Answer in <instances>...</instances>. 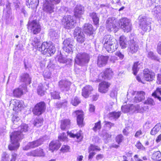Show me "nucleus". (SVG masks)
<instances>
[{"label": "nucleus", "mask_w": 161, "mask_h": 161, "mask_svg": "<svg viewBox=\"0 0 161 161\" xmlns=\"http://www.w3.org/2000/svg\"><path fill=\"white\" fill-rule=\"evenodd\" d=\"M104 47L108 52H113L118 47L117 41L110 35H106L102 39Z\"/></svg>", "instance_id": "nucleus-1"}, {"label": "nucleus", "mask_w": 161, "mask_h": 161, "mask_svg": "<svg viewBox=\"0 0 161 161\" xmlns=\"http://www.w3.org/2000/svg\"><path fill=\"white\" fill-rule=\"evenodd\" d=\"M61 23L64 28L70 29L73 28L75 26L76 22L73 16L67 15L63 18Z\"/></svg>", "instance_id": "nucleus-2"}, {"label": "nucleus", "mask_w": 161, "mask_h": 161, "mask_svg": "<svg viewBox=\"0 0 161 161\" xmlns=\"http://www.w3.org/2000/svg\"><path fill=\"white\" fill-rule=\"evenodd\" d=\"M90 59V57L88 54L86 53H80L76 55L75 62L78 65L82 66L87 64Z\"/></svg>", "instance_id": "nucleus-3"}, {"label": "nucleus", "mask_w": 161, "mask_h": 161, "mask_svg": "<svg viewBox=\"0 0 161 161\" xmlns=\"http://www.w3.org/2000/svg\"><path fill=\"white\" fill-rule=\"evenodd\" d=\"M139 20L140 26L143 31H146L150 30L151 22L149 19L145 16H139Z\"/></svg>", "instance_id": "nucleus-4"}, {"label": "nucleus", "mask_w": 161, "mask_h": 161, "mask_svg": "<svg viewBox=\"0 0 161 161\" xmlns=\"http://www.w3.org/2000/svg\"><path fill=\"white\" fill-rule=\"evenodd\" d=\"M29 28L31 30V32L33 34H37L41 31V26L39 22L36 20L29 21L28 24Z\"/></svg>", "instance_id": "nucleus-5"}, {"label": "nucleus", "mask_w": 161, "mask_h": 161, "mask_svg": "<svg viewBox=\"0 0 161 161\" xmlns=\"http://www.w3.org/2000/svg\"><path fill=\"white\" fill-rule=\"evenodd\" d=\"M46 109V104L44 102H41L37 103L32 110L33 114L36 115L42 114Z\"/></svg>", "instance_id": "nucleus-6"}, {"label": "nucleus", "mask_w": 161, "mask_h": 161, "mask_svg": "<svg viewBox=\"0 0 161 161\" xmlns=\"http://www.w3.org/2000/svg\"><path fill=\"white\" fill-rule=\"evenodd\" d=\"M47 139V137L44 136L36 141L29 142L27 145L23 147V149L27 150L30 148L37 147L41 145L43 142Z\"/></svg>", "instance_id": "nucleus-7"}, {"label": "nucleus", "mask_w": 161, "mask_h": 161, "mask_svg": "<svg viewBox=\"0 0 161 161\" xmlns=\"http://www.w3.org/2000/svg\"><path fill=\"white\" fill-rule=\"evenodd\" d=\"M138 40L136 38L130 40L128 47L129 54H132L136 53L138 51L139 47L138 45Z\"/></svg>", "instance_id": "nucleus-8"}, {"label": "nucleus", "mask_w": 161, "mask_h": 161, "mask_svg": "<svg viewBox=\"0 0 161 161\" xmlns=\"http://www.w3.org/2000/svg\"><path fill=\"white\" fill-rule=\"evenodd\" d=\"M120 25L125 32H128L131 31V25L129 19L123 18L120 19Z\"/></svg>", "instance_id": "nucleus-9"}, {"label": "nucleus", "mask_w": 161, "mask_h": 161, "mask_svg": "<svg viewBox=\"0 0 161 161\" xmlns=\"http://www.w3.org/2000/svg\"><path fill=\"white\" fill-rule=\"evenodd\" d=\"M73 40L70 38L65 39L63 42V49L65 52L71 53L73 52Z\"/></svg>", "instance_id": "nucleus-10"}, {"label": "nucleus", "mask_w": 161, "mask_h": 161, "mask_svg": "<svg viewBox=\"0 0 161 161\" xmlns=\"http://www.w3.org/2000/svg\"><path fill=\"white\" fill-rule=\"evenodd\" d=\"M116 21L114 18H108L106 22V26L108 31H114L115 32L118 30L115 25Z\"/></svg>", "instance_id": "nucleus-11"}, {"label": "nucleus", "mask_w": 161, "mask_h": 161, "mask_svg": "<svg viewBox=\"0 0 161 161\" xmlns=\"http://www.w3.org/2000/svg\"><path fill=\"white\" fill-rule=\"evenodd\" d=\"M10 105L13 106V110L18 112L24 108L23 102L17 99H14L10 101Z\"/></svg>", "instance_id": "nucleus-12"}, {"label": "nucleus", "mask_w": 161, "mask_h": 161, "mask_svg": "<svg viewBox=\"0 0 161 161\" xmlns=\"http://www.w3.org/2000/svg\"><path fill=\"white\" fill-rule=\"evenodd\" d=\"M54 4L49 2V0H46L44 2L43 10L47 13H52L54 11Z\"/></svg>", "instance_id": "nucleus-13"}, {"label": "nucleus", "mask_w": 161, "mask_h": 161, "mask_svg": "<svg viewBox=\"0 0 161 161\" xmlns=\"http://www.w3.org/2000/svg\"><path fill=\"white\" fill-rule=\"evenodd\" d=\"M26 155L28 156L33 157H44L45 154L43 149L39 148L28 152Z\"/></svg>", "instance_id": "nucleus-14"}, {"label": "nucleus", "mask_w": 161, "mask_h": 161, "mask_svg": "<svg viewBox=\"0 0 161 161\" xmlns=\"http://www.w3.org/2000/svg\"><path fill=\"white\" fill-rule=\"evenodd\" d=\"M24 135L21 132L17 131H14L10 135V139L11 141H16V142H19L23 138Z\"/></svg>", "instance_id": "nucleus-15"}, {"label": "nucleus", "mask_w": 161, "mask_h": 161, "mask_svg": "<svg viewBox=\"0 0 161 161\" xmlns=\"http://www.w3.org/2000/svg\"><path fill=\"white\" fill-rule=\"evenodd\" d=\"M74 15L76 18H80L84 14V7L80 5H77L74 9Z\"/></svg>", "instance_id": "nucleus-16"}, {"label": "nucleus", "mask_w": 161, "mask_h": 161, "mask_svg": "<svg viewBox=\"0 0 161 161\" xmlns=\"http://www.w3.org/2000/svg\"><path fill=\"white\" fill-rule=\"evenodd\" d=\"M58 84L61 90L63 91H67L69 90L71 84L70 82L65 80H62L60 81Z\"/></svg>", "instance_id": "nucleus-17"}, {"label": "nucleus", "mask_w": 161, "mask_h": 161, "mask_svg": "<svg viewBox=\"0 0 161 161\" xmlns=\"http://www.w3.org/2000/svg\"><path fill=\"white\" fill-rule=\"evenodd\" d=\"M108 57L103 55L99 56L97 58V64L100 67L105 66L107 63Z\"/></svg>", "instance_id": "nucleus-18"}, {"label": "nucleus", "mask_w": 161, "mask_h": 161, "mask_svg": "<svg viewBox=\"0 0 161 161\" xmlns=\"http://www.w3.org/2000/svg\"><path fill=\"white\" fill-rule=\"evenodd\" d=\"M110 84L108 82L103 81L99 84L98 90L102 93H105L108 92Z\"/></svg>", "instance_id": "nucleus-19"}, {"label": "nucleus", "mask_w": 161, "mask_h": 161, "mask_svg": "<svg viewBox=\"0 0 161 161\" xmlns=\"http://www.w3.org/2000/svg\"><path fill=\"white\" fill-rule=\"evenodd\" d=\"M26 86L25 84L22 86H20L19 88L15 89L13 92V95L14 97H19L22 94L23 91L26 90Z\"/></svg>", "instance_id": "nucleus-20"}, {"label": "nucleus", "mask_w": 161, "mask_h": 161, "mask_svg": "<svg viewBox=\"0 0 161 161\" xmlns=\"http://www.w3.org/2000/svg\"><path fill=\"white\" fill-rule=\"evenodd\" d=\"M144 78L147 81L153 80L155 77L153 72L150 71L148 69H145L144 71Z\"/></svg>", "instance_id": "nucleus-21"}, {"label": "nucleus", "mask_w": 161, "mask_h": 161, "mask_svg": "<svg viewBox=\"0 0 161 161\" xmlns=\"http://www.w3.org/2000/svg\"><path fill=\"white\" fill-rule=\"evenodd\" d=\"M74 114L77 115V122L78 125L80 126H83V121L84 119L83 114L82 111L77 110L75 112Z\"/></svg>", "instance_id": "nucleus-22"}, {"label": "nucleus", "mask_w": 161, "mask_h": 161, "mask_svg": "<svg viewBox=\"0 0 161 161\" xmlns=\"http://www.w3.org/2000/svg\"><path fill=\"white\" fill-rule=\"evenodd\" d=\"M93 90V88L91 86L89 85L86 86L82 89V96L86 98H87L92 93Z\"/></svg>", "instance_id": "nucleus-23"}, {"label": "nucleus", "mask_w": 161, "mask_h": 161, "mask_svg": "<svg viewBox=\"0 0 161 161\" xmlns=\"http://www.w3.org/2000/svg\"><path fill=\"white\" fill-rule=\"evenodd\" d=\"M113 75V71L110 68L106 69L103 73H101L100 75L103 79L108 80L111 79Z\"/></svg>", "instance_id": "nucleus-24"}, {"label": "nucleus", "mask_w": 161, "mask_h": 161, "mask_svg": "<svg viewBox=\"0 0 161 161\" xmlns=\"http://www.w3.org/2000/svg\"><path fill=\"white\" fill-rule=\"evenodd\" d=\"M51 43V42H43L39 47V51L44 54H46L47 52L48 51V50Z\"/></svg>", "instance_id": "nucleus-25"}, {"label": "nucleus", "mask_w": 161, "mask_h": 161, "mask_svg": "<svg viewBox=\"0 0 161 161\" xmlns=\"http://www.w3.org/2000/svg\"><path fill=\"white\" fill-rule=\"evenodd\" d=\"M145 93L143 91L137 92L134 97V101L136 103H139L145 99Z\"/></svg>", "instance_id": "nucleus-26"}, {"label": "nucleus", "mask_w": 161, "mask_h": 161, "mask_svg": "<svg viewBox=\"0 0 161 161\" xmlns=\"http://www.w3.org/2000/svg\"><path fill=\"white\" fill-rule=\"evenodd\" d=\"M61 145V144L58 141H53L50 143L49 149L52 152H53L54 150L58 149L60 147Z\"/></svg>", "instance_id": "nucleus-27"}, {"label": "nucleus", "mask_w": 161, "mask_h": 161, "mask_svg": "<svg viewBox=\"0 0 161 161\" xmlns=\"http://www.w3.org/2000/svg\"><path fill=\"white\" fill-rule=\"evenodd\" d=\"M38 0H26V5L30 8H36L38 5Z\"/></svg>", "instance_id": "nucleus-28"}, {"label": "nucleus", "mask_w": 161, "mask_h": 161, "mask_svg": "<svg viewBox=\"0 0 161 161\" xmlns=\"http://www.w3.org/2000/svg\"><path fill=\"white\" fill-rule=\"evenodd\" d=\"M84 31L86 34H92L93 33V28L92 25L89 24H86L84 25Z\"/></svg>", "instance_id": "nucleus-29"}, {"label": "nucleus", "mask_w": 161, "mask_h": 161, "mask_svg": "<svg viewBox=\"0 0 161 161\" xmlns=\"http://www.w3.org/2000/svg\"><path fill=\"white\" fill-rule=\"evenodd\" d=\"M70 124V120L69 119H64L61 121V128L64 130L69 128Z\"/></svg>", "instance_id": "nucleus-30"}, {"label": "nucleus", "mask_w": 161, "mask_h": 161, "mask_svg": "<svg viewBox=\"0 0 161 161\" xmlns=\"http://www.w3.org/2000/svg\"><path fill=\"white\" fill-rule=\"evenodd\" d=\"M11 143L8 146V149L10 150H17L19 147V143L18 142L11 140Z\"/></svg>", "instance_id": "nucleus-31"}, {"label": "nucleus", "mask_w": 161, "mask_h": 161, "mask_svg": "<svg viewBox=\"0 0 161 161\" xmlns=\"http://www.w3.org/2000/svg\"><path fill=\"white\" fill-rule=\"evenodd\" d=\"M59 32L58 30H51L49 34L53 40L58 39L59 37Z\"/></svg>", "instance_id": "nucleus-32"}, {"label": "nucleus", "mask_w": 161, "mask_h": 161, "mask_svg": "<svg viewBox=\"0 0 161 161\" xmlns=\"http://www.w3.org/2000/svg\"><path fill=\"white\" fill-rule=\"evenodd\" d=\"M120 115V112H112L109 113L108 116L110 119L116 120L119 117Z\"/></svg>", "instance_id": "nucleus-33"}, {"label": "nucleus", "mask_w": 161, "mask_h": 161, "mask_svg": "<svg viewBox=\"0 0 161 161\" xmlns=\"http://www.w3.org/2000/svg\"><path fill=\"white\" fill-rule=\"evenodd\" d=\"M21 80L25 83L30 84L31 82V78L28 74L25 73L21 76Z\"/></svg>", "instance_id": "nucleus-34"}, {"label": "nucleus", "mask_w": 161, "mask_h": 161, "mask_svg": "<svg viewBox=\"0 0 161 161\" xmlns=\"http://www.w3.org/2000/svg\"><path fill=\"white\" fill-rule=\"evenodd\" d=\"M119 42L122 48H125L126 47L127 40L125 36H122L120 37Z\"/></svg>", "instance_id": "nucleus-35"}, {"label": "nucleus", "mask_w": 161, "mask_h": 161, "mask_svg": "<svg viewBox=\"0 0 161 161\" xmlns=\"http://www.w3.org/2000/svg\"><path fill=\"white\" fill-rule=\"evenodd\" d=\"M161 129V124L160 123L157 124L152 129L150 134L152 135H156L159 131Z\"/></svg>", "instance_id": "nucleus-36"}, {"label": "nucleus", "mask_w": 161, "mask_h": 161, "mask_svg": "<svg viewBox=\"0 0 161 161\" xmlns=\"http://www.w3.org/2000/svg\"><path fill=\"white\" fill-rule=\"evenodd\" d=\"M32 44L33 46L39 50V47H41V43L40 40L37 39L36 37L34 38L32 42Z\"/></svg>", "instance_id": "nucleus-37"}, {"label": "nucleus", "mask_w": 161, "mask_h": 161, "mask_svg": "<svg viewBox=\"0 0 161 161\" xmlns=\"http://www.w3.org/2000/svg\"><path fill=\"white\" fill-rule=\"evenodd\" d=\"M134 108V106L133 104H131L122 106L121 109L124 112L127 113L130 111H132L133 108Z\"/></svg>", "instance_id": "nucleus-38"}, {"label": "nucleus", "mask_w": 161, "mask_h": 161, "mask_svg": "<svg viewBox=\"0 0 161 161\" xmlns=\"http://www.w3.org/2000/svg\"><path fill=\"white\" fill-rule=\"evenodd\" d=\"M159 95H161V88H158L156 91L152 94V96L161 101V97L159 96Z\"/></svg>", "instance_id": "nucleus-39"}, {"label": "nucleus", "mask_w": 161, "mask_h": 161, "mask_svg": "<svg viewBox=\"0 0 161 161\" xmlns=\"http://www.w3.org/2000/svg\"><path fill=\"white\" fill-rule=\"evenodd\" d=\"M43 121V118L38 117L35 119L33 124L35 126L37 127H40L42 125Z\"/></svg>", "instance_id": "nucleus-40"}, {"label": "nucleus", "mask_w": 161, "mask_h": 161, "mask_svg": "<svg viewBox=\"0 0 161 161\" xmlns=\"http://www.w3.org/2000/svg\"><path fill=\"white\" fill-rule=\"evenodd\" d=\"M28 125L25 124H22L18 128V130L22 134L28 131Z\"/></svg>", "instance_id": "nucleus-41"}, {"label": "nucleus", "mask_w": 161, "mask_h": 161, "mask_svg": "<svg viewBox=\"0 0 161 161\" xmlns=\"http://www.w3.org/2000/svg\"><path fill=\"white\" fill-rule=\"evenodd\" d=\"M81 131H80L78 133L76 134H74L71 132H67V135H69L70 137L73 138H76L77 139H81L82 138L81 136Z\"/></svg>", "instance_id": "nucleus-42"}, {"label": "nucleus", "mask_w": 161, "mask_h": 161, "mask_svg": "<svg viewBox=\"0 0 161 161\" xmlns=\"http://www.w3.org/2000/svg\"><path fill=\"white\" fill-rule=\"evenodd\" d=\"M48 51V52H47L46 54L48 56H51L55 53L56 51V48L53 44L51 43Z\"/></svg>", "instance_id": "nucleus-43"}, {"label": "nucleus", "mask_w": 161, "mask_h": 161, "mask_svg": "<svg viewBox=\"0 0 161 161\" xmlns=\"http://www.w3.org/2000/svg\"><path fill=\"white\" fill-rule=\"evenodd\" d=\"M91 17L92 18L93 22L95 25H97L99 23V18L97 16L96 14L94 12H92L90 14Z\"/></svg>", "instance_id": "nucleus-44"}, {"label": "nucleus", "mask_w": 161, "mask_h": 161, "mask_svg": "<svg viewBox=\"0 0 161 161\" xmlns=\"http://www.w3.org/2000/svg\"><path fill=\"white\" fill-rule=\"evenodd\" d=\"M37 93L38 95L41 96L44 95L45 90L42 84H40L38 86L37 89Z\"/></svg>", "instance_id": "nucleus-45"}, {"label": "nucleus", "mask_w": 161, "mask_h": 161, "mask_svg": "<svg viewBox=\"0 0 161 161\" xmlns=\"http://www.w3.org/2000/svg\"><path fill=\"white\" fill-rule=\"evenodd\" d=\"M140 63L139 62H136L134 63L133 66L132 68L133 74L134 75H136L140 68Z\"/></svg>", "instance_id": "nucleus-46"}, {"label": "nucleus", "mask_w": 161, "mask_h": 161, "mask_svg": "<svg viewBox=\"0 0 161 161\" xmlns=\"http://www.w3.org/2000/svg\"><path fill=\"white\" fill-rule=\"evenodd\" d=\"M52 98L53 99H59L60 97L59 93L56 91H53L50 93Z\"/></svg>", "instance_id": "nucleus-47"}, {"label": "nucleus", "mask_w": 161, "mask_h": 161, "mask_svg": "<svg viewBox=\"0 0 161 161\" xmlns=\"http://www.w3.org/2000/svg\"><path fill=\"white\" fill-rule=\"evenodd\" d=\"M77 41L79 42L82 43L85 41L84 35L83 33H81L80 35H77Z\"/></svg>", "instance_id": "nucleus-48"}, {"label": "nucleus", "mask_w": 161, "mask_h": 161, "mask_svg": "<svg viewBox=\"0 0 161 161\" xmlns=\"http://www.w3.org/2000/svg\"><path fill=\"white\" fill-rule=\"evenodd\" d=\"M71 103L73 105L76 106L80 103V101L78 97H75L72 99Z\"/></svg>", "instance_id": "nucleus-49"}, {"label": "nucleus", "mask_w": 161, "mask_h": 161, "mask_svg": "<svg viewBox=\"0 0 161 161\" xmlns=\"http://www.w3.org/2000/svg\"><path fill=\"white\" fill-rule=\"evenodd\" d=\"M152 12L157 14H161V6L159 5L155 7L153 9Z\"/></svg>", "instance_id": "nucleus-50"}, {"label": "nucleus", "mask_w": 161, "mask_h": 161, "mask_svg": "<svg viewBox=\"0 0 161 161\" xmlns=\"http://www.w3.org/2000/svg\"><path fill=\"white\" fill-rule=\"evenodd\" d=\"M161 156V153L159 151L154 152L153 154L152 158L154 160H157Z\"/></svg>", "instance_id": "nucleus-51"}, {"label": "nucleus", "mask_w": 161, "mask_h": 161, "mask_svg": "<svg viewBox=\"0 0 161 161\" xmlns=\"http://www.w3.org/2000/svg\"><path fill=\"white\" fill-rule=\"evenodd\" d=\"M12 121L14 124L17 125V123L20 121V118L16 115H14L12 118Z\"/></svg>", "instance_id": "nucleus-52"}, {"label": "nucleus", "mask_w": 161, "mask_h": 161, "mask_svg": "<svg viewBox=\"0 0 161 161\" xmlns=\"http://www.w3.org/2000/svg\"><path fill=\"white\" fill-rule=\"evenodd\" d=\"M123 136L121 134L118 135L115 138L116 141L119 144L123 141Z\"/></svg>", "instance_id": "nucleus-53"}, {"label": "nucleus", "mask_w": 161, "mask_h": 161, "mask_svg": "<svg viewBox=\"0 0 161 161\" xmlns=\"http://www.w3.org/2000/svg\"><path fill=\"white\" fill-rule=\"evenodd\" d=\"M100 148L98 147L91 144L88 149V152H90L91 151H94L95 150L100 151Z\"/></svg>", "instance_id": "nucleus-54"}, {"label": "nucleus", "mask_w": 161, "mask_h": 161, "mask_svg": "<svg viewBox=\"0 0 161 161\" xmlns=\"http://www.w3.org/2000/svg\"><path fill=\"white\" fill-rule=\"evenodd\" d=\"M147 57L153 59L158 60V57L155 56L152 52L150 51L148 52Z\"/></svg>", "instance_id": "nucleus-55"}, {"label": "nucleus", "mask_w": 161, "mask_h": 161, "mask_svg": "<svg viewBox=\"0 0 161 161\" xmlns=\"http://www.w3.org/2000/svg\"><path fill=\"white\" fill-rule=\"evenodd\" d=\"M144 103L145 104H148L151 105H154L155 104L154 101L151 98H148L144 102Z\"/></svg>", "instance_id": "nucleus-56"}, {"label": "nucleus", "mask_w": 161, "mask_h": 161, "mask_svg": "<svg viewBox=\"0 0 161 161\" xmlns=\"http://www.w3.org/2000/svg\"><path fill=\"white\" fill-rule=\"evenodd\" d=\"M101 128V121H99L98 122L96 123L95 124V126L93 128V130L95 131L97 130H100Z\"/></svg>", "instance_id": "nucleus-57"}, {"label": "nucleus", "mask_w": 161, "mask_h": 161, "mask_svg": "<svg viewBox=\"0 0 161 161\" xmlns=\"http://www.w3.org/2000/svg\"><path fill=\"white\" fill-rule=\"evenodd\" d=\"M58 139L60 141H65L67 139L66 134L64 133L61 134L58 136Z\"/></svg>", "instance_id": "nucleus-58"}, {"label": "nucleus", "mask_w": 161, "mask_h": 161, "mask_svg": "<svg viewBox=\"0 0 161 161\" xmlns=\"http://www.w3.org/2000/svg\"><path fill=\"white\" fill-rule=\"evenodd\" d=\"M152 126V125L151 122L149 121H148L145 123L143 127L144 129H148Z\"/></svg>", "instance_id": "nucleus-59"}, {"label": "nucleus", "mask_w": 161, "mask_h": 161, "mask_svg": "<svg viewBox=\"0 0 161 161\" xmlns=\"http://www.w3.org/2000/svg\"><path fill=\"white\" fill-rule=\"evenodd\" d=\"M102 136L104 140L108 139V138H110L111 137L110 134L105 132H103Z\"/></svg>", "instance_id": "nucleus-60"}, {"label": "nucleus", "mask_w": 161, "mask_h": 161, "mask_svg": "<svg viewBox=\"0 0 161 161\" xmlns=\"http://www.w3.org/2000/svg\"><path fill=\"white\" fill-rule=\"evenodd\" d=\"M117 95V91L116 89L112 90L110 93V96L113 98H115L116 100V97Z\"/></svg>", "instance_id": "nucleus-61"}, {"label": "nucleus", "mask_w": 161, "mask_h": 161, "mask_svg": "<svg viewBox=\"0 0 161 161\" xmlns=\"http://www.w3.org/2000/svg\"><path fill=\"white\" fill-rule=\"evenodd\" d=\"M82 33H83L81 32L80 28L79 27H77L74 30V34L75 36H77V35H80Z\"/></svg>", "instance_id": "nucleus-62"}, {"label": "nucleus", "mask_w": 161, "mask_h": 161, "mask_svg": "<svg viewBox=\"0 0 161 161\" xmlns=\"http://www.w3.org/2000/svg\"><path fill=\"white\" fill-rule=\"evenodd\" d=\"M69 149V147L67 145H64L62 147L61 150L63 153L68 152Z\"/></svg>", "instance_id": "nucleus-63"}, {"label": "nucleus", "mask_w": 161, "mask_h": 161, "mask_svg": "<svg viewBox=\"0 0 161 161\" xmlns=\"http://www.w3.org/2000/svg\"><path fill=\"white\" fill-rule=\"evenodd\" d=\"M10 157L7 154H4L2 157V160L3 161H9Z\"/></svg>", "instance_id": "nucleus-64"}]
</instances>
